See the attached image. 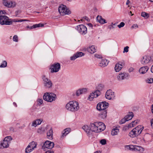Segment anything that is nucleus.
Returning a JSON list of instances; mask_svg holds the SVG:
<instances>
[{
  "instance_id": "nucleus-1",
  "label": "nucleus",
  "mask_w": 153,
  "mask_h": 153,
  "mask_svg": "<svg viewBox=\"0 0 153 153\" xmlns=\"http://www.w3.org/2000/svg\"><path fill=\"white\" fill-rule=\"evenodd\" d=\"M65 108L69 111L73 112H76L80 108L79 103L76 101H70L66 104Z\"/></svg>"
},
{
  "instance_id": "nucleus-2",
  "label": "nucleus",
  "mask_w": 153,
  "mask_h": 153,
  "mask_svg": "<svg viewBox=\"0 0 153 153\" xmlns=\"http://www.w3.org/2000/svg\"><path fill=\"white\" fill-rule=\"evenodd\" d=\"M144 128L141 125H138L132 130L129 133V136L131 138H134L140 135Z\"/></svg>"
},
{
  "instance_id": "nucleus-3",
  "label": "nucleus",
  "mask_w": 153,
  "mask_h": 153,
  "mask_svg": "<svg viewBox=\"0 0 153 153\" xmlns=\"http://www.w3.org/2000/svg\"><path fill=\"white\" fill-rule=\"evenodd\" d=\"M44 100L48 102H52L54 101L56 99V94L52 92H46L43 96Z\"/></svg>"
},
{
  "instance_id": "nucleus-4",
  "label": "nucleus",
  "mask_w": 153,
  "mask_h": 153,
  "mask_svg": "<svg viewBox=\"0 0 153 153\" xmlns=\"http://www.w3.org/2000/svg\"><path fill=\"white\" fill-rule=\"evenodd\" d=\"M58 10L59 13L61 16L69 15L71 13V11L65 5L62 4L59 6Z\"/></svg>"
},
{
  "instance_id": "nucleus-5",
  "label": "nucleus",
  "mask_w": 153,
  "mask_h": 153,
  "mask_svg": "<svg viewBox=\"0 0 153 153\" xmlns=\"http://www.w3.org/2000/svg\"><path fill=\"white\" fill-rule=\"evenodd\" d=\"M12 20L5 16H0V24L1 25H10L12 24Z\"/></svg>"
},
{
  "instance_id": "nucleus-6",
  "label": "nucleus",
  "mask_w": 153,
  "mask_h": 153,
  "mask_svg": "<svg viewBox=\"0 0 153 153\" xmlns=\"http://www.w3.org/2000/svg\"><path fill=\"white\" fill-rule=\"evenodd\" d=\"M100 94L101 92L99 90L94 91L89 94L87 100L89 101H92Z\"/></svg>"
},
{
  "instance_id": "nucleus-7",
  "label": "nucleus",
  "mask_w": 153,
  "mask_h": 153,
  "mask_svg": "<svg viewBox=\"0 0 153 153\" xmlns=\"http://www.w3.org/2000/svg\"><path fill=\"white\" fill-rule=\"evenodd\" d=\"M105 97L106 99L109 100H114L116 98L115 92L111 89H109L106 91Z\"/></svg>"
},
{
  "instance_id": "nucleus-8",
  "label": "nucleus",
  "mask_w": 153,
  "mask_h": 153,
  "mask_svg": "<svg viewBox=\"0 0 153 153\" xmlns=\"http://www.w3.org/2000/svg\"><path fill=\"white\" fill-rule=\"evenodd\" d=\"M37 143L34 141L31 142L26 148L25 152L26 153H29L36 148Z\"/></svg>"
},
{
  "instance_id": "nucleus-9",
  "label": "nucleus",
  "mask_w": 153,
  "mask_h": 153,
  "mask_svg": "<svg viewBox=\"0 0 153 153\" xmlns=\"http://www.w3.org/2000/svg\"><path fill=\"white\" fill-rule=\"evenodd\" d=\"M43 80V84L44 87L46 88H52L53 83L51 81L45 76L42 78Z\"/></svg>"
},
{
  "instance_id": "nucleus-10",
  "label": "nucleus",
  "mask_w": 153,
  "mask_h": 153,
  "mask_svg": "<svg viewBox=\"0 0 153 153\" xmlns=\"http://www.w3.org/2000/svg\"><path fill=\"white\" fill-rule=\"evenodd\" d=\"M109 103L105 101L99 103L97 105V109L99 111H101L106 109L108 107Z\"/></svg>"
},
{
  "instance_id": "nucleus-11",
  "label": "nucleus",
  "mask_w": 153,
  "mask_h": 153,
  "mask_svg": "<svg viewBox=\"0 0 153 153\" xmlns=\"http://www.w3.org/2000/svg\"><path fill=\"white\" fill-rule=\"evenodd\" d=\"M76 29L79 33L83 35L86 34L87 32V27L83 25H78Z\"/></svg>"
},
{
  "instance_id": "nucleus-12",
  "label": "nucleus",
  "mask_w": 153,
  "mask_h": 153,
  "mask_svg": "<svg viewBox=\"0 0 153 153\" xmlns=\"http://www.w3.org/2000/svg\"><path fill=\"white\" fill-rule=\"evenodd\" d=\"M54 146V143L50 141L47 140L44 143L42 146V149L44 150H46V149H51Z\"/></svg>"
},
{
  "instance_id": "nucleus-13",
  "label": "nucleus",
  "mask_w": 153,
  "mask_h": 153,
  "mask_svg": "<svg viewBox=\"0 0 153 153\" xmlns=\"http://www.w3.org/2000/svg\"><path fill=\"white\" fill-rule=\"evenodd\" d=\"M60 69V65L59 63H55L52 65L50 68L51 72V73L57 72Z\"/></svg>"
},
{
  "instance_id": "nucleus-14",
  "label": "nucleus",
  "mask_w": 153,
  "mask_h": 153,
  "mask_svg": "<svg viewBox=\"0 0 153 153\" xmlns=\"http://www.w3.org/2000/svg\"><path fill=\"white\" fill-rule=\"evenodd\" d=\"M151 60V58L150 56L145 55L143 56L140 62L142 64L145 65L149 63Z\"/></svg>"
},
{
  "instance_id": "nucleus-15",
  "label": "nucleus",
  "mask_w": 153,
  "mask_h": 153,
  "mask_svg": "<svg viewBox=\"0 0 153 153\" xmlns=\"http://www.w3.org/2000/svg\"><path fill=\"white\" fill-rule=\"evenodd\" d=\"M82 129L86 133L87 135L89 137H90L91 135V131L90 127V124L89 125H85L82 127Z\"/></svg>"
},
{
  "instance_id": "nucleus-16",
  "label": "nucleus",
  "mask_w": 153,
  "mask_h": 153,
  "mask_svg": "<svg viewBox=\"0 0 153 153\" xmlns=\"http://www.w3.org/2000/svg\"><path fill=\"white\" fill-rule=\"evenodd\" d=\"M97 133L104 131L105 128V124L101 122H97Z\"/></svg>"
},
{
  "instance_id": "nucleus-17",
  "label": "nucleus",
  "mask_w": 153,
  "mask_h": 153,
  "mask_svg": "<svg viewBox=\"0 0 153 153\" xmlns=\"http://www.w3.org/2000/svg\"><path fill=\"white\" fill-rule=\"evenodd\" d=\"M127 77V75L126 73H120L117 75V79L118 80L121 81L126 78Z\"/></svg>"
},
{
  "instance_id": "nucleus-18",
  "label": "nucleus",
  "mask_w": 153,
  "mask_h": 153,
  "mask_svg": "<svg viewBox=\"0 0 153 153\" xmlns=\"http://www.w3.org/2000/svg\"><path fill=\"white\" fill-rule=\"evenodd\" d=\"M91 132L97 133V122L90 123Z\"/></svg>"
},
{
  "instance_id": "nucleus-19",
  "label": "nucleus",
  "mask_w": 153,
  "mask_h": 153,
  "mask_svg": "<svg viewBox=\"0 0 153 153\" xmlns=\"http://www.w3.org/2000/svg\"><path fill=\"white\" fill-rule=\"evenodd\" d=\"M4 6L8 7H14L16 6V3L11 1L10 2L4 1L3 3Z\"/></svg>"
},
{
  "instance_id": "nucleus-20",
  "label": "nucleus",
  "mask_w": 153,
  "mask_h": 153,
  "mask_svg": "<svg viewBox=\"0 0 153 153\" xmlns=\"http://www.w3.org/2000/svg\"><path fill=\"white\" fill-rule=\"evenodd\" d=\"M43 120L41 119H38L33 121L31 124V126L36 127L38 125H40L42 122Z\"/></svg>"
},
{
  "instance_id": "nucleus-21",
  "label": "nucleus",
  "mask_w": 153,
  "mask_h": 153,
  "mask_svg": "<svg viewBox=\"0 0 153 153\" xmlns=\"http://www.w3.org/2000/svg\"><path fill=\"white\" fill-rule=\"evenodd\" d=\"M123 67L122 64L121 62L117 63L114 67V69L116 72L120 71L122 69Z\"/></svg>"
},
{
  "instance_id": "nucleus-22",
  "label": "nucleus",
  "mask_w": 153,
  "mask_h": 153,
  "mask_svg": "<svg viewBox=\"0 0 153 153\" xmlns=\"http://www.w3.org/2000/svg\"><path fill=\"white\" fill-rule=\"evenodd\" d=\"M84 55L83 53L82 52L77 53L71 57V59L74 60L77 58L82 56Z\"/></svg>"
},
{
  "instance_id": "nucleus-23",
  "label": "nucleus",
  "mask_w": 153,
  "mask_h": 153,
  "mask_svg": "<svg viewBox=\"0 0 153 153\" xmlns=\"http://www.w3.org/2000/svg\"><path fill=\"white\" fill-rule=\"evenodd\" d=\"M108 63V61L105 59H100V66L102 67H104L107 66Z\"/></svg>"
},
{
  "instance_id": "nucleus-24",
  "label": "nucleus",
  "mask_w": 153,
  "mask_h": 153,
  "mask_svg": "<svg viewBox=\"0 0 153 153\" xmlns=\"http://www.w3.org/2000/svg\"><path fill=\"white\" fill-rule=\"evenodd\" d=\"M71 129L69 128L65 129L62 132V134L61 137V138H63L65 137L70 131Z\"/></svg>"
},
{
  "instance_id": "nucleus-25",
  "label": "nucleus",
  "mask_w": 153,
  "mask_h": 153,
  "mask_svg": "<svg viewBox=\"0 0 153 153\" xmlns=\"http://www.w3.org/2000/svg\"><path fill=\"white\" fill-rule=\"evenodd\" d=\"M120 132L119 129L117 127L112 129L111 131V134L113 136L117 135Z\"/></svg>"
},
{
  "instance_id": "nucleus-26",
  "label": "nucleus",
  "mask_w": 153,
  "mask_h": 153,
  "mask_svg": "<svg viewBox=\"0 0 153 153\" xmlns=\"http://www.w3.org/2000/svg\"><path fill=\"white\" fill-rule=\"evenodd\" d=\"M149 68L147 66L141 67L139 70V72L140 74H143L146 73L148 70Z\"/></svg>"
},
{
  "instance_id": "nucleus-27",
  "label": "nucleus",
  "mask_w": 153,
  "mask_h": 153,
  "mask_svg": "<svg viewBox=\"0 0 153 153\" xmlns=\"http://www.w3.org/2000/svg\"><path fill=\"white\" fill-rule=\"evenodd\" d=\"M134 151L143 153L144 151V149L141 146L135 145Z\"/></svg>"
},
{
  "instance_id": "nucleus-28",
  "label": "nucleus",
  "mask_w": 153,
  "mask_h": 153,
  "mask_svg": "<svg viewBox=\"0 0 153 153\" xmlns=\"http://www.w3.org/2000/svg\"><path fill=\"white\" fill-rule=\"evenodd\" d=\"M47 138L50 140H52L53 139V131L52 129H50L47 133Z\"/></svg>"
},
{
  "instance_id": "nucleus-29",
  "label": "nucleus",
  "mask_w": 153,
  "mask_h": 153,
  "mask_svg": "<svg viewBox=\"0 0 153 153\" xmlns=\"http://www.w3.org/2000/svg\"><path fill=\"white\" fill-rule=\"evenodd\" d=\"M97 47L94 45H92L88 49V51L90 53H93L96 51Z\"/></svg>"
},
{
  "instance_id": "nucleus-30",
  "label": "nucleus",
  "mask_w": 153,
  "mask_h": 153,
  "mask_svg": "<svg viewBox=\"0 0 153 153\" xmlns=\"http://www.w3.org/2000/svg\"><path fill=\"white\" fill-rule=\"evenodd\" d=\"M97 22L101 24H103L106 23L105 20L104 19L102 18L101 16H97Z\"/></svg>"
},
{
  "instance_id": "nucleus-31",
  "label": "nucleus",
  "mask_w": 153,
  "mask_h": 153,
  "mask_svg": "<svg viewBox=\"0 0 153 153\" xmlns=\"http://www.w3.org/2000/svg\"><path fill=\"white\" fill-rule=\"evenodd\" d=\"M134 116L132 112H130L125 117L126 120L127 121L131 120Z\"/></svg>"
},
{
  "instance_id": "nucleus-32",
  "label": "nucleus",
  "mask_w": 153,
  "mask_h": 153,
  "mask_svg": "<svg viewBox=\"0 0 153 153\" xmlns=\"http://www.w3.org/2000/svg\"><path fill=\"white\" fill-rule=\"evenodd\" d=\"M139 122V120H137L134 121L132 122L131 123H130L128 126L131 127H133L137 124Z\"/></svg>"
},
{
  "instance_id": "nucleus-33",
  "label": "nucleus",
  "mask_w": 153,
  "mask_h": 153,
  "mask_svg": "<svg viewBox=\"0 0 153 153\" xmlns=\"http://www.w3.org/2000/svg\"><path fill=\"white\" fill-rule=\"evenodd\" d=\"M9 143L3 140V142L1 143V145L3 148H6L9 146Z\"/></svg>"
},
{
  "instance_id": "nucleus-34",
  "label": "nucleus",
  "mask_w": 153,
  "mask_h": 153,
  "mask_svg": "<svg viewBox=\"0 0 153 153\" xmlns=\"http://www.w3.org/2000/svg\"><path fill=\"white\" fill-rule=\"evenodd\" d=\"M135 145H129L125 146V148L126 149L129 150L134 151Z\"/></svg>"
},
{
  "instance_id": "nucleus-35",
  "label": "nucleus",
  "mask_w": 153,
  "mask_h": 153,
  "mask_svg": "<svg viewBox=\"0 0 153 153\" xmlns=\"http://www.w3.org/2000/svg\"><path fill=\"white\" fill-rule=\"evenodd\" d=\"M107 114V112L105 110L100 114V116L101 118L104 119L106 117Z\"/></svg>"
},
{
  "instance_id": "nucleus-36",
  "label": "nucleus",
  "mask_w": 153,
  "mask_h": 153,
  "mask_svg": "<svg viewBox=\"0 0 153 153\" xmlns=\"http://www.w3.org/2000/svg\"><path fill=\"white\" fill-rule=\"evenodd\" d=\"M141 16L145 19H148L149 17V14L145 12H142Z\"/></svg>"
},
{
  "instance_id": "nucleus-37",
  "label": "nucleus",
  "mask_w": 153,
  "mask_h": 153,
  "mask_svg": "<svg viewBox=\"0 0 153 153\" xmlns=\"http://www.w3.org/2000/svg\"><path fill=\"white\" fill-rule=\"evenodd\" d=\"M12 138L11 136H8L5 137L4 140L10 143V141L12 140Z\"/></svg>"
},
{
  "instance_id": "nucleus-38",
  "label": "nucleus",
  "mask_w": 153,
  "mask_h": 153,
  "mask_svg": "<svg viewBox=\"0 0 153 153\" xmlns=\"http://www.w3.org/2000/svg\"><path fill=\"white\" fill-rule=\"evenodd\" d=\"M82 94L86 93L88 91V89L86 88H84L79 89Z\"/></svg>"
},
{
  "instance_id": "nucleus-39",
  "label": "nucleus",
  "mask_w": 153,
  "mask_h": 153,
  "mask_svg": "<svg viewBox=\"0 0 153 153\" xmlns=\"http://www.w3.org/2000/svg\"><path fill=\"white\" fill-rule=\"evenodd\" d=\"M146 83L150 84L153 82V79L152 78H147L145 80Z\"/></svg>"
},
{
  "instance_id": "nucleus-40",
  "label": "nucleus",
  "mask_w": 153,
  "mask_h": 153,
  "mask_svg": "<svg viewBox=\"0 0 153 153\" xmlns=\"http://www.w3.org/2000/svg\"><path fill=\"white\" fill-rule=\"evenodd\" d=\"M7 66V62L5 61H3L2 63L0 65V68L5 67Z\"/></svg>"
},
{
  "instance_id": "nucleus-41",
  "label": "nucleus",
  "mask_w": 153,
  "mask_h": 153,
  "mask_svg": "<svg viewBox=\"0 0 153 153\" xmlns=\"http://www.w3.org/2000/svg\"><path fill=\"white\" fill-rule=\"evenodd\" d=\"M28 20L26 19H21L16 20V19H14L13 21H12V22H22L24 21H28Z\"/></svg>"
},
{
  "instance_id": "nucleus-42",
  "label": "nucleus",
  "mask_w": 153,
  "mask_h": 153,
  "mask_svg": "<svg viewBox=\"0 0 153 153\" xmlns=\"http://www.w3.org/2000/svg\"><path fill=\"white\" fill-rule=\"evenodd\" d=\"M44 26V25L42 24H35L33 25V27L34 28H36V27H42Z\"/></svg>"
},
{
  "instance_id": "nucleus-43",
  "label": "nucleus",
  "mask_w": 153,
  "mask_h": 153,
  "mask_svg": "<svg viewBox=\"0 0 153 153\" xmlns=\"http://www.w3.org/2000/svg\"><path fill=\"white\" fill-rule=\"evenodd\" d=\"M13 40L15 42H18V36L16 35H14L13 37Z\"/></svg>"
},
{
  "instance_id": "nucleus-44",
  "label": "nucleus",
  "mask_w": 153,
  "mask_h": 153,
  "mask_svg": "<svg viewBox=\"0 0 153 153\" xmlns=\"http://www.w3.org/2000/svg\"><path fill=\"white\" fill-rule=\"evenodd\" d=\"M75 94L76 95L77 97H78L80 95L82 94L80 91L79 90V89L76 91Z\"/></svg>"
},
{
  "instance_id": "nucleus-45",
  "label": "nucleus",
  "mask_w": 153,
  "mask_h": 153,
  "mask_svg": "<svg viewBox=\"0 0 153 153\" xmlns=\"http://www.w3.org/2000/svg\"><path fill=\"white\" fill-rule=\"evenodd\" d=\"M115 24H113L112 23L111 25L109 26V28L110 30L113 29L115 28Z\"/></svg>"
},
{
  "instance_id": "nucleus-46",
  "label": "nucleus",
  "mask_w": 153,
  "mask_h": 153,
  "mask_svg": "<svg viewBox=\"0 0 153 153\" xmlns=\"http://www.w3.org/2000/svg\"><path fill=\"white\" fill-rule=\"evenodd\" d=\"M100 143L102 145H104L106 144V140L105 139H102L100 141Z\"/></svg>"
},
{
  "instance_id": "nucleus-47",
  "label": "nucleus",
  "mask_w": 153,
  "mask_h": 153,
  "mask_svg": "<svg viewBox=\"0 0 153 153\" xmlns=\"http://www.w3.org/2000/svg\"><path fill=\"white\" fill-rule=\"evenodd\" d=\"M125 23L123 22H121L119 25H118L117 26L119 28L123 27L125 25Z\"/></svg>"
},
{
  "instance_id": "nucleus-48",
  "label": "nucleus",
  "mask_w": 153,
  "mask_h": 153,
  "mask_svg": "<svg viewBox=\"0 0 153 153\" xmlns=\"http://www.w3.org/2000/svg\"><path fill=\"white\" fill-rule=\"evenodd\" d=\"M37 102L38 104L41 105L43 103V100L41 99H38L37 100Z\"/></svg>"
},
{
  "instance_id": "nucleus-49",
  "label": "nucleus",
  "mask_w": 153,
  "mask_h": 153,
  "mask_svg": "<svg viewBox=\"0 0 153 153\" xmlns=\"http://www.w3.org/2000/svg\"><path fill=\"white\" fill-rule=\"evenodd\" d=\"M129 47L128 46H126L125 47L123 50V53H124L125 52H127L128 51Z\"/></svg>"
},
{
  "instance_id": "nucleus-50",
  "label": "nucleus",
  "mask_w": 153,
  "mask_h": 153,
  "mask_svg": "<svg viewBox=\"0 0 153 153\" xmlns=\"http://www.w3.org/2000/svg\"><path fill=\"white\" fill-rule=\"evenodd\" d=\"M127 121L126 120V119H125V117L121 120V121L120 122V124H123L125 123L126 121Z\"/></svg>"
},
{
  "instance_id": "nucleus-51",
  "label": "nucleus",
  "mask_w": 153,
  "mask_h": 153,
  "mask_svg": "<svg viewBox=\"0 0 153 153\" xmlns=\"http://www.w3.org/2000/svg\"><path fill=\"white\" fill-rule=\"evenodd\" d=\"M0 12L1 16H3V14L5 15L6 14V12L4 10H0Z\"/></svg>"
},
{
  "instance_id": "nucleus-52",
  "label": "nucleus",
  "mask_w": 153,
  "mask_h": 153,
  "mask_svg": "<svg viewBox=\"0 0 153 153\" xmlns=\"http://www.w3.org/2000/svg\"><path fill=\"white\" fill-rule=\"evenodd\" d=\"M37 132L39 134H41L42 132V128H38L37 130Z\"/></svg>"
},
{
  "instance_id": "nucleus-53",
  "label": "nucleus",
  "mask_w": 153,
  "mask_h": 153,
  "mask_svg": "<svg viewBox=\"0 0 153 153\" xmlns=\"http://www.w3.org/2000/svg\"><path fill=\"white\" fill-rule=\"evenodd\" d=\"M138 26L137 24L133 25L131 27L132 28H136L138 27Z\"/></svg>"
},
{
  "instance_id": "nucleus-54",
  "label": "nucleus",
  "mask_w": 153,
  "mask_h": 153,
  "mask_svg": "<svg viewBox=\"0 0 153 153\" xmlns=\"http://www.w3.org/2000/svg\"><path fill=\"white\" fill-rule=\"evenodd\" d=\"M134 68L132 67L130 68L128 70V71L129 72H133L134 71Z\"/></svg>"
},
{
  "instance_id": "nucleus-55",
  "label": "nucleus",
  "mask_w": 153,
  "mask_h": 153,
  "mask_svg": "<svg viewBox=\"0 0 153 153\" xmlns=\"http://www.w3.org/2000/svg\"><path fill=\"white\" fill-rule=\"evenodd\" d=\"M151 125L152 128H153V119H152L150 121Z\"/></svg>"
},
{
  "instance_id": "nucleus-56",
  "label": "nucleus",
  "mask_w": 153,
  "mask_h": 153,
  "mask_svg": "<svg viewBox=\"0 0 153 153\" xmlns=\"http://www.w3.org/2000/svg\"><path fill=\"white\" fill-rule=\"evenodd\" d=\"M94 56L96 57L99 58H100L101 57V56L100 55L97 54H95Z\"/></svg>"
},
{
  "instance_id": "nucleus-57",
  "label": "nucleus",
  "mask_w": 153,
  "mask_h": 153,
  "mask_svg": "<svg viewBox=\"0 0 153 153\" xmlns=\"http://www.w3.org/2000/svg\"><path fill=\"white\" fill-rule=\"evenodd\" d=\"M45 153H54L53 152V151H51V150H48Z\"/></svg>"
},
{
  "instance_id": "nucleus-58",
  "label": "nucleus",
  "mask_w": 153,
  "mask_h": 153,
  "mask_svg": "<svg viewBox=\"0 0 153 153\" xmlns=\"http://www.w3.org/2000/svg\"><path fill=\"white\" fill-rule=\"evenodd\" d=\"M151 110L152 113L153 114V104L151 106Z\"/></svg>"
},
{
  "instance_id": "nucleus-59",
  "label": "nucleus",
  "mask_w": 153,
  "mask_h": 153,
  "mask_svg": "<svg viewBox=\"0 0 153 153\" xmlns=\"http://www.w3.org/2000/svg\"><path fill=\"white\" fill-rule=\"evenodd\" d=\"M87 25L89 27H92V25L91 24V23H88V24H87Z\"/></svg>"
},
{
  "instance_id": "nucleus-60",
  "label": "nucleus",
  "mask_w": 153,
  "mask_h": 153,
  "mask_svg": "<svg viewBox=\"0 0 153 153\" xmlns=\"http://www.w3.org/2000/svg\"><path fill=\"white\" fill-rule=\"evenodd\" d=\"M27 27V28H29L30 29H32L33 28V25L32 26H31V27H29L28 26Z\"/></svg>"
},
{
  "instance_id": "nucleus-61",
  "label": "nucleus",
  "mask_w": 153,
  "mask_h": 153,
  "mask_svg": "<svg viewBox=\"0 0 153 153\" xmlns=\"http://www.w3.org/2000/svg\"><path fill=\"white\" fill-rule=\"evenodd\" d=\"M151 71L153 73V65L152 66L151 68Z\"/></svg>"
},
{
  "instance_id": "nucleus-62",
  "label": "nucleus",
  "mask_w": 153,
  "mask_h": 153,
  "mask_svg": "<svg viewBox=\"0 0 153 153\" xmlns=\"http://www.w3.org/2000/svg\"><path fill=\"white\" fill-rule=\"evenodd\" d=\"M84 18L87 21H88V18L87 17H84Z\"/></svg>"
},
{
  "instance_id": "nucleus-63",
  "label": "nucleus",
  "mask_w": 153,
  "mask_h": 153,
  "mask_svg": "<svg viewBox=\"0 0 153 153\" xmlns=\"http://www.w3.org/2000/svg\"><path fill=\"white\" fill-rule=\"evenodd\" d=\"M94 153H101L99 151H97L96 152H95Z\"/></svg>"
},
{
  "instance_id": "nucleus-64",
  "label": "nucleus",
  "mask_w": 153,
  "mask_h": 153,
  "mask_svg": "<svg viewBox=\"0 0 153 153\" xmlns=\"http://www.w3.org/2000/svg\"><path fill=\"white\" fill-rule=\"evenodd\" d=\"M129 14H131V16H132L133 15V14H132V12L131 11H130L129 12Z\"/></svg>"
}]
</instances>
